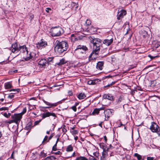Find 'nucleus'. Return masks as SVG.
I'll return each mask as SVG.
<instances>
[{
    "mask_svg": "<svg viewBox=\"0 0 160 160\" xmlns=\"http://www.w3.org/2000/svg\"><path fill=\"white\" fill-rule=\"evenodd\" d=\"M90 38V42L92 43L93 50L88 58L89 61L92 59H95L97 58L100 50V47L101 45V40L99 38H93L91 37Z\"/></svg>",
    "mask_w": 160,
    "mask_h": 160,
    "instance_id": "obj_1",
    "label": "nucleus"
},
{
    "mask_svg": "<svg viewBox=\"0 0 160 160\" xmlns=\"http://www.w3.org/2000/svg\"><path fill=\"white\" fill-rule=\"evenodd\" d=\"M68 48V45L65 41L60 42L56 40L54 43V50L55 52L62 53L66 51Z\"/></svg>",
    "mask_w": 160,
    "mask_h": 160,
    "instance_id": "obj_2",
    "label": "nucleus"
},
{
    "mask_svg": "<svg viewBox=\"0 0 160 160\" xmlns=\"http://www.w3.org/2000/svg\"><path fill=\"white\" fill-rule=\"evenodd\" d=\"M88 50V48L85 46L78 45L75 49V51L78 52V55L79 58L84 59L86 57L85 51Z\"/></svg>",
    "mask_w": 160,
    "mask_h": 160,
    "instance_id": "obj_3",
    "label": "nucleus"
},
{
    "mask_svg": "<svg viewBox=\"0 0 160 160\" xmlns=\"http://www.w3.org/2000/svg\"><path fill=\"white\" fill-rule=\"evenodd\" d=\"M63 32V30L61 27H54L52 29L51 34L52 37H57L61 35Z\"/></svg>",
    "mask_w": 160,
    "mask_h": 160,
    "instance_id": "obj_4",
    "label": "nucleus"
},
{
    "mask_svg": "<svg viewBox=\"0 0 160 160\" xmlns=\"http://www.w3.org/2000/svg\"><path fill=\"white\" fill-rule=\"evenodd\" d=\"M149 129L153 132L156 133L158 136H160V128L159 126L154 122H152Z\"/></svg>",
    "mask_w": 160,
    "mask_h": 160,
    "instance_id": "obj_5",
    "label": "nucleus"
},
{
    "mask_svg": "<svg viewBox=\"0 0 160 160\" xmlns=\"http://www.w3.org/2000/svg\"><path fill=\"white\" fill-rule=\"evenodd\" d=\"M19 49L20 50L22 49L23 50V52L25 54L27 55L28 56L26 58H24V59L26 61H28L32 58V56L31 55V52H30L28 55V51L26 46H19Z\"/></svg>",
    "mask_w": 160,
    "mask_h": 160,
    "instance_id": "obj_6",
    "label": "nucleus"
},
{
    "mask_svg": "<svg viewBox=\"0 0 160 160\" xmlns=\"http://www.w3.org/2000/svg\"><path fill=\"white\" fill-rule=\"evenodd\" d=\"M22 117L19 113L15 114L11 116V118L13 119L16 124L18 125L21 121Z\"/></svg>",
    "mask_w": 160,
    "mask_h": 160,
    "instance_id": "obj_7",
    "label": "nucleus"
},
{
    "mask_svg": "<svg viewBox=\"0 0 160 160\" xmlns=\"http://www.w3.org/2000/svg\"><path fill=\"white\" fill-rule=\"evenodd\" d=\"M11 50L12 52L17 53V55H18L19 54V51L20 50L19 47H18L17 43H15L12 45Z\"/></svg>",
    "mask_w": 160,
    "mask_h": 160,
    "instance_id": "obj_8",
    "label": "nucleus"
},
{
    "mask_svg": "<svg viewBox=\"0 0 160 160\" xmlns=\"http://www.w3.org/2000/svg\"><path fill=\"white\" fill-rule=\"evenodd\" d=\"M42 100L46 105L48 106V107H41V108L42 109H49L52 107L56 106L57 105V103H51L49 102L46 101L43 99Z\"/></svg>",
    "mask_w": 160,
    "mask_h": 160,
    "instance_id": "obj_9",
    "label": "nucleus"
},
{
    "mask_svg": "<svg viewBox=\"0 0 160 160\" xmlns=\"http://www.w3.org/2000/svg\"><path fill=\"white\" fill-rule=\"evenodd\" d=\"M126 11L123 9L118 12L117 16V19L118 20H121L123 18L124 16L126 14Z\"/></svg>",
    "mask_w": 160,
    "mask_h": 160,
    "instance_id": "obj_10",
    "label": "nucleus"
},
{
    "mask_svg": "<svg viewBox=\"0 0 160 160\" xmlns=\"http://www.w3.org/2000/svg\"><path fill=\"white\" fill-rule=\"evenodd\" d=\"M50 116H52L53 117V119H55L56 117V115L55 113H51L48 112L45 113H43L42 114V119H43L46 117H49Z\"/></svg>",
    "mask_w": 160,
    "mask_h": 160,
    "instance_id": "obj_11",
    "label": "nucleus"
},
{
    "mask_svg": "<svg viewBox=\"0 0 160 160\" xmlns=\"http://www.w3.org/2000/svg\"><path fill=\"white\" fill-rule=\"evenodd\" d=\"M47 42L42 41V39L41 41L38 42L36 44V47L39 49H41L42 48L45 47L47 45Z\"/></svg>",
    "mask_w": 160,
    "mask_h": 160,
    "instance_id": "obj_12",
    "label": "nucleus"
},
{
    "mask_svg": "<svg viewBox=\"0 0 160 160\" xmlns=\"http://www.w3.org/2000/svg\"><path fill=\"white\" fill-rule=\"evenodd\" d=\"M38 64L41 67L45 68L46 65H48L49 64L46 59H42L39 61Z\"/></svg>",
    "mask_w": 160,
    "mask_h": 160,
    "instance_id": "obj_13",
    "label": "nucleus"
},
{
    "mask_svg": "<svg viewBox=\"0 0 160 160\" xmlns=\"http://www.w3.org/2000/svg\"><path fill=\"white\" fill-rule=\"evenodd\" d=\"M104 62V61H99L98 62L96 66L97 68L100 70H102L103 68Z\"/></svg>",
    "mask_w": 160,
    "mask_h": 160,
    "instance_id": "obj_14",
    "label": "nucleus"
},
{
    "mask_svg": "<svg viewBox=\"0 0 160 160\" xmlns=\"http://www.w3.org/2000/svg\"><path fill=\"white\" fill-rule=\"evenodd\" d=\"M113 41L112 38L110 39H107L104 40L103 41V43L104 44H105L107 46H109Z\"/></svg>",
    "mask_w": 160,
    "mask_h": 160,
    "instance_id": "obj_15",
    "label": "nucleus"
},
{
    "mask_svg": "<svg viewBox=\"0 0 160 160\" xmlns=\"http://www.w3.org/2000/svg\"><path fill=\"white\" fill-rule=\"evenodd\" d=\"M104 99H107L110 100H113L114 99L113 96L111 94H104L103 96Z\"/></svg>",
    "mask_w": 160,
    "mask_h": 160,
    "instance_id": "obj_16",
    "label": "nucleus"
},
{
    "mask_svg": "<svg viewBox=\"0 0 160 160\" xmlns=\"http://www.w3.org/2000/svg\"><path fill=\"white\" fill-rule=\"evenodd\" d=\"M86 97L85 94L82 92L80 93L78 95V98L79 99H84Z\"/></svg>",
    "mask_w": 160,
    "mask_h": 160,
    "instance_id": "obj_17",
    "label": "nucleus"
},
{
    "mask_svg": "<svg viewBox=\"0 0 160 160\" xmlns=\"http://www.w3.org/2000/svg\"><path fill=\"white\" fill-rule=\"evenodd\" d=\"M66 62L65 59L62 58L60 60V62L58 63H57V64L58 66H61Z\"/></svg>",
    "mask_w": 160,
    "mask_h": 160,
    "instance_id": "obj_18",
    "label": "nucleus"
},
{
    "mask_svg": "<svg viewBox=\"0 0 160 160\" xmlns=\"http://www.w3.org/2000/svg\"><path fill=\"white\" fill-rule=\"evenodd\" d=\"M74 127H73L71 129V130H70L71 132L73 135L77 134L78 133V131L77 130H75L74 129Z\"/></svg>",
    "mask_w": 160,
    "mask_h": 160,
    "instance_id": "obj_19",
    "label": "nucleus"
},
{
    "mask_svg": "<svg viewBox=\"0 0 160 160\" xmlns=\"http://www.w3.org/2000/svg\"><path fill=\"white\" fill-rule=\"evenodd\" d=\"M5 87L6 89H9L11 88L12 87V85L10 82H8L5 83Z\"/></svg>",
    "mask_w": 160,
    "mask_h": 160,
    "instance_id": "obj_20",
    "label": "nucleus"
},
{
    "mask_svg": "<svg viewBox=\"0 0 160 160\" xmlns=\"http://www.w3.org/2000/svg\"><path fill=\"white\" fill-rule=\"evenodd\" d=\"M76 160H88V159L84 157L80 156L77 158Z\"/></svg>",
    "mask_w": 160,
    "mask_h": 160,
    "instance_id": "obj_21",
    "label": "nucleus"
},
{
    "mask_svg": "<svg viewBox=\"0 0 160 160\" xmlns=\"http://www.w3.org/2000/svg\"><path fill=\"white\" fill-rule=\"evenodd\" d=\"M134 156L137 157L138 160H141L142 158V156L137 153H135L134 154Z\"/></svg>",
    "mask_w": 160,
    "mask_h": 160,
    "instance_id": "obj_22",
    "label": "nucleus"
},
{
    "mask_svg": "<svg viewBox=\"0 0 160 160\" xmlns=\"http://www.w3.org/2000/svg\"><path fill=\"white\" fill-rule=\"evenodd\" d=\"M73 147L71 145L68 146L66 149V151L67 152H71L73 150Z\"/></svg>",
    "mask_w": 160,
    "mask_h": 160,
    "instance_id": "obj_23",
    "label": "nucleus"
},
{
    "mask_svg": "<svg viewBox=\"0 0 160 160\" xmlns=\"http://www.w3.org/2000/svg\"><path fill=\"white\" fill-rule=\"evenodd\" d=\"M104 113L105 114V117H107L106 116V115L107 114H108V115L111 114L112 113L111 111H110L109 109H107L104 112Z\"/></svg>",
    "mask_w": 160,
    "mask_h": 160,
    "instance_id": "obj_24",
    "label": "nucleus"
},
{
    "mask_svg": "<svg viewBox=\"0 0 160 160\" xmlns=\"http://www.w3.org/2000/svg\"><path fill=\"white\" fill-rule=\"evenodd\" d=\"M55 158L53 156H49L45 158L44 160H52L55 159Z\"/></svg>",
    "mask_w": 160,
    "mask_h": 160,
    "instance_id": "obj_25",
    "label": "nucleus"
},
{
    "mask_svg": "<svg viewBox=\"0 0 160 160\" xmlns=\"http://www.w3.org/2000/svg\"><path fill=\"white\" fill-rule=\"evenodd\" d=\"M99 111H99V110L98 109V108H96L94 110L93 112H92V114H98L99 113Z\"/></svg>",
    "mask_w": 160,
    "mask_h": 160,
    "instance_id": "obj_26",
    "label": "nucleus"
},
{
    "mask_svg": "<svg viewBox=\"0 0 160 160\" xmlns=\"http://www.w3.org/2000/svg\"><path fill=\"white\" fill-rule=\"evenodd\" d=\"M106 150L105 149H103V151L102 153V157L103 158H105L106 157Z\"/></svg>",
    "mask_w": 160,
    "mask_h": 160,
    "instance_id": "obj_27",
    "label": "nucleus"
},
{
    "mask_svg": "<svg viewBox=\"0 0 160 160\" xmlns=\"http://www.w3.org/2000/svg\"><path fill=\"white\" fill-rule=\"evenodd\" d=\"M26 107H25L23 108L22 112L21 113H19V114H20V115H21V116L22 117V115L26 112Z\"/></svg>",
    "mask_w": 160,
    "mask_h": 160,
    "instance_id": "obj_28",
    "label": "nucleus"
},
{
    "mask_svg": "<svg viewBox=\"0 0 160 160\" xmlns=\"http://www.w3.org/2000/svg\"><path fill=\"white\" fill-rule=\"evenodd\" d=\"M11 115V113H8L7 114L6 112H5L3 114V116L6 118H9Z\"/></svg>",
    "mask_w": 160,
    "mask_h": 160,
    "instance_id": "obj_29",
    "label": "nucleus"
},
{
    "mask_svg": "<svg viewBox=\"0 0 160 160\" xmlns=\"http://www.w3.org/2000/svg\"><path fill=\"white\" fill-rule=\"evenodd\" d=\"M88 83L89 85H93L95 84V82L93 80H89L88 81Z\"/></svg>",
    "mask_w": 160,
    "mask_h": 160,
    "instance_id": "obj_30",
    "label": "nucleus"
},
{
    "mask_svg": "<svg viewBox=\"0 0 160 160\" xmlns=\"http://www.w3.org/2000/svg\"><path fill=\"white\" fill-rule=\"evenodd\" d=\"M85 37V36H78V37L77 38H75L77 40H82L83 39V38Z\"/></svg>",
    "mask_w": 160,
    "mask_h": 160,
    "instance_id": "obj_31",
    "label": "nucleus"
},
{
    "mask_svg": "<svg viewBox=\"0 0 160 160\" xmlns=\"http://www.w3.org/2000/svg\"><path fill=\"white\" fill-rule=\"evenodd\" d=\"M148 57L150 58L152 60L154 59L155 58H157L158 57V56L157 55L155 56H152L150 55H148Z\"/></svg>",
    "mask_w": 160,
    "mask_h": 160,
    "instance_id": "obj_32",
    "label": "nucleus"
},
{
    "mask_svg": "<svg viewBox=\"0 0 160 160\" xmlns=\"http://www.w3.org/2000/svg\"><path fill=\"white\" fill-rule=\"evenodd\" d=\"M42 120V119H40L39 120L36 121L34 123V125L35 126L38 124L39 123L41 122Z\"/></svg>",
    "mask_w": 160,
    "mask_h": 160,
    "instance_id": "obj_33",
    "label": "nucleus"
},
{
    "mask_svg": "<svg viewBox=\"0 0 160 160\" xmlns=\"http://www.w3.org/2000/svg\"><path fill=\"white\" fill-rule=\"evenodd\" d=\"M91 21L89 19H87L86 21V24L87 25H89L91 24Z\"/></svg>",
    "mask_w": 160,
    "mask_h": 160,
    "instance_id": "obj_34",
    "label": "nucleus"
},
{
    "mask_svg": "<svg viewBox=\"0 0 160 160\" xmlns=\"http://www.w3.org/2000/svg\"><path fill=\"white\" fill-rule=\"evenodd\" d=\"M8 107H2V108H0V111L7 110H8Z\"/></svg>",
    "mask_w": 160,
    "mask_h": 160,
    "instance_id": "obj_35",
    "label": "nucleus"
},
{
    "mask_svg": "<svg viewBox=\"0 0 160 160\" xmlns=\"http://www.w3.org/2000/svg\"><path fill=\"white\" fill-rule=\"evenodd\" d=\"M20 89L19 88L12 89L10 90L11 91H17V92H19Z\"/></svg>",
    "mask_w": 160,
    "mask_h": 160,
    "instance_id": "obj_36",
    "label": "nucleus"
},
{
    "mask_svg": "<svg viewBox=\"0 0 160 160\" xmlns=\"http://www.w3.org/2000/svg\"><path fill=\"white\" fill-rule=\"evenodd\" d=\"M48 136H46L45 137L42 142V144L44 143L45 141H47V140H48Z\"/></svg>",
    "mask_w": 160,
    "mask_h": 160,
    "instance_id": "obj_37",
    "label": "nucleus"
},
{
    "mask_svg": "<svg viewBox=\"0 0 160 160\" xmlns=\"http://www.w3.org/2000/svg\"><path fill=\"white\" fill-rule=\"evenodd\" d=\"M116 82H112L111 84L108 85H107L106 86H105V87H110V86L115 84L116 83Z\"/></svg>",
    "mask_w": 160,
    "mask_h": 160,
    "instance_id": "obj_38",
    "label": "nucleus"
},
{
    "mask_svg": "<svg viewBox=\"0 0 160 160\" xmlns=\"http://www.w3.org/2000/svg\"><path fill=\"white\" fill-rule=\"evenodd\" d=\"M53 153H54L55 154H56V155H60L62 154V152H61L60 151H58V152H53Z\"/></svg>",
    "mask_w": 160,
    "mask_h": 160,
    "instance_id": "obj_39",
    "label": "nucleus"
},
{
    "mask_svg": "<svg viewBox=\"0 0 160 160\" xmlns=\"http://www.w3.org/2000/svg\"><path fill=\"white\" fill-rule=\"evenodd\" d=\"M53 134H51L50 136L49 137V138H48V140L47 141V142H48L51 139H52V138L53 137Z\"/></svg>",
    "mask_w": 160,
    "mask_h": 160,
    "instance_id": "obj_40",
    "label": "nucleus"
},
{
    "mask_svg": "<svg viewBox=\"0 0 160 160\" xmlns=\"http://www.w3.org/2000/svg\"><path fill=\"white\" fill-rule=\"evenodd\" d=\"M71 108L74 112H76V111L77 108L76 106H74L72 107Z\"/></svg>",
    "mask_w": 160,
    "mask_h": 160,
    "instance_id": "obj_41",
    "label": "nucleus"
},
{
    "mask_svg": "<svg viewBox=\"0 0 160 160\" xmlns=\"http://www.w3.org/2000/svg\"><path fill=\"white\" fill-rule=\"evenodd\" d=\"M8 123L9 124H11L12 123H14V122L13 121V119H12V120H9L8 122Z\"/></svg>",
    "mask_w": 160,
    "mask_h": 160,
    "instance_id": "obj_42",
    "label": "nucleus"
},
{
    "mask_svg": "<svg viewBox=\"0 0 160 160\" xmlns=\"http://www.w3.org/2000/svg\"><path fill=\"white\" fill-rule=\"evenodd\" d=\"M14 97V95H10L8 96V98H9L10 99H12Z\"/></svg>",
    "mask_w": 160,
    "mask_h": 160,
    "instance_id": "obj_43",
    "label": "nucleus"
},
{
    "mask_svg": "<svg viewBox=\"0 0 160 160\" xmlns=\"http://www.w3.org/2000/svg\"><path fill=\"white\" fill-rule=\"evenodd\" d=\"M52 58H48V63L49 64V62H51L52 61Z\"/></svg>",
    "mask_w": 160,
    "mask_h": 160,
    "instance_id": "obj_44",
    "label": "nucleus"
},
{
    "mask_svg": "<svg viewBox=\"0 0 160 160\" xmlns=\"http://www.w3.org/2000/svg\"><path fill=\"white\" fill-rule=\"evenodd\" d=\"M147 159V160H153L154 158L153 157H148Z\"/></svg>",
    "mask_w": 160,
    "mask_h": 160,
    "instance_id": "obj_45",
    "label": "nucleus"
},
{
    "mask_svg": "<svg viewBox=\"0 0 160 160\" xmlns=\"http://www.w3.org/2000/svg\"><path fill=\"white\" fill-rule=\"evenodd\" d=\"M68 93L70 96H72L73 95V92L71 91H69L68 92Z\"/></svg>",
    "mask_w": 160,
    "mask_h": 160,
    "instance_id": "obj_46",
    "label": "nucleus"
},
{
    "mask_svg": "<svg viewBox=\"0 0 160 160\" xmlns=\"http://www.w3.org/2000/svg\"><path fill=\"white\" fill-rule=\"evenodd\" d=\"M52 150L54 151H56L57 150V148L56 147H55L53 146L52 148Z\"/></svg>",
    "mask_w": 160,
    "mask_h": 160,
    "instance_id": "obj_47",
    "label": "nucleus"
},
{
    "mask_svg": "<svg viewBox=\"0 0 160 160\" xmlns=\"http://www.w3.org/2000/svg\"><path fill=\"white\" fill-rule=\"evenodd\" d=\"M58 140H59V138H58L57 140V141L56 142L55 144L53 146H54L55 147H57V144L58 142Z\"/></svg>",
    "mask_w": 160,
    "mask_h": 160,
    "instance_id": "obj_48",
    "label": "nucleus"
},
{
    "mask_svg": "<svg viewBox=\"0 0 160 160\" xmlns=\"http://www.w3.org/2000/svg\"><path fill=\"white\" fill-rule=\"evenodd\" d=\"M49 10H51V9L49 8H47L46 10V12H49Z\"/></svg>",
    "mask_w": 160,
    "mask_h": 160,
    "instance_id": "obj_49",
    "label": "nucleus"
},
{
    "mask_svg": "<svg viewBox=\"0 0 160 160\" xmlns=\"http://www.w3.org/2000/svg\"><path fill=\"white\" fill-rule=\"evenodd\" d=\"M14 153V152H13L11 154V156L10 157L12 159H14V156H13Z\"/></svg>",
    "mask_w": 160,
    "mask_h": 160,
    "instance_id": "obj_50",
    "label": "nucleus"
},
{
    "mask_svg": "<svg viewBox=\"0 0 160 160\" xmlns=\"http://www.w3.org/2000/svg\"><path fill=\"white\" fill-rule=\"evenodd\" d=\"M105 108L104 107H102L101 108H98V109L99 110V111L102 110H104V109Z\"/></svg>",
    "mask_w": 160,
    "mask_h": 160,
    "instance_id": "obj_51",
    "label": "nucleus"
},
{
    "mask_svg": "<svg viewBox=\"0 0 160 160\" xmlns=\"http://www.w3.org/2000/svg\"><path fill=\"white\" fill-rule=\"evenodd\" d=\"M105 108L104 107H102L101 108H98V109L99 110V111L102 110H104V109Z\"/></svg>",
    "mask_w": 160,
    "mask_h": 160,
    "instance_id": "obj_52",
    "label": "nucleus"
},
{
    "mask_svg": "<svg viewBox=\"0 0 160 160\" xmlns=\"http://www.w3.org/2000/svg\"><path fill=\"white\" fill-rule=\"evenodd\" d=\"M122 100V99L121 97H120L119 99H118V102L119 103V102L121 101Z\"/></svg>",
    "mask_w": 160,
    "mask_h": 160,
    "instance_id": "obj_53",
    "label": "nucleus"
},
{
    "mask_svg": "<svg viewBox=\"0 0 160 160\" xmlns=\"http://www.w3.org/2000/svg\"><path fill=\"white\" fill-rule=\"evenodd\" d=\"M4 100V98H2L0 99V104L1 103V102H2Z\"/></svg>",
    "mask_w": 160,
    "mask_h": 160,
    "instance_id": "obj_54",
    "label": "nucleus"
},
{
    "mask_svg": "<svg viewBox=\"0 0 160 160\" xmlns=\"http://www.w3.org/2000/svg\"><path fill=\"white\" fill-rule=\"evenodd\" d=\"M34 17V16L33 15H32L30 17V18L31 19H33Z\"/></svg>",
    "mask_w": 160,
    "mask_h": 160,
    "instance_id": "obj_55",
    "label": "nucleus"
},
{
    "mask_svg": "<svg viewBox=\"0 0 160 160\" xmlns=\"http://www.w3.org/2000/svg\"><path fill=\"white\" fill-rule=\"evenodd\" d=\"M104 138L105 139V142H106L107 141V137H106V136H104Z\"/></svg>",
    "mask_w": 160,
    "mask_h": 160,
    "instance_id": "obj_56",
    "label": "nucleus"
},
{
    "mask_svg": "<svg viewBox=\"0 0 160 160\" xmlns=\"http://www.w3.org/2000/svg\"><path fill=\"white\" fill-rule=\"evenodd\" d=\"M91 29H94V32L95 31H97V30H96V29L95 28H94V27H92V28Z\"/></svg>",
    "mask_w": 160,
    "mask_h": 160,
    "instance_id": "obj_57",
    "label": "nucleus"
},
{
    "mask_svg": "<svg viewBox=\"0 0 160 160\" xmlns=\"http://www.w3.org/2000/svg\"><path fill=\"white\" fill-rule=\"evenodd\" d=\"M75 152H74L73 153V154H72V155L71 157H75Z\"/></svg>",
    "mask_w": 160,
    "mask_h": 160,
    "instance_id": "obj_58",
    "label": "nucleus"
},
{
    "mask_svg": "<svg viewBox=\"0 0 160 160\" xmlns=\"http://www.w3.org/2000/svg\"><path fill=\"white\" fill-rule=\"evenodd\" d=\"M78 137L77 136H76V137H75L74 139L75 140V141H77L78 139Z\"/></svg>",
    "mask_w": 160,
    "mask_h": 160,
    "instance_id": "obj_59",
    "label": "nucleus"
},
{
    "mask_svg": "<svg viewBox=\"0 0 160 160\" xmlns=\"http://www.w3.org/2000/svg\"><path fill=\"white\" fill-rule=\"evenodd\" d=\"M92 158H91V160H95V158H94V157L92 156Z\"/></svg>",
    "mask_w": 160,
    "mask_h": 160,
    "instance_id": "obj_60",
    "label": "nucleus"
},
{
    "mask_svg": "<svg viewBox=\"0 0 160 160\" xmlns=\"http://www.w3.org/2000/svg\"><path fill=\"white\" fill-rule=\"evenodd\" d=\"M102 122H101V123L99 124V125L101 127H102Z\"/></svg>",
    "mask_w": 160,
    "mask_h": 160,
    "instance_id": "obj_61",
    "label": "nucleus"
},
{
    "mask_svg": "<svg viewBox=\"0 0 160 160\" xmlns=\"http://www.w3.org/2000/svg\"><path fill=\"white\" fill-rule=\"evenodd\" d=\"M46 133L48 134H49L50 133V131H47Z\"/></svg>",
    "mask_w": 160,
    "mask_h": 160,
    "instance_id": "obj_62",
    "label": "nucleus"
},
{
    "mask_svg": "<svg viewBox=\"0 0 160 160\" xmlns=\"http://www.w3.org/2000/svg\"><path fill=\"white\" fill-rule=\"evenodd\" d=\"M74 37V34H72L71 35L72 37Z\"/></svg>",
    "mask_w": 160,
    "mask_h": 160,
    "instance_id": "obj_63",
    "label": "nucleus"
},
{
    "mask_svg": "<svg viewBox=\"0 0 160 160\" xmlns=\"http://www.w3.org/2000/svg\"><path fill=\"white\" fill-rule=\"evenodd\" d=\"M109 116H108V115H107V117L108 118H109Z\"/></svg>",
    "mask_w": 160,
    "mask_h": 160,
    "instance_id": "obj_64",
    "label": "nucleus"
}]
</instances>
